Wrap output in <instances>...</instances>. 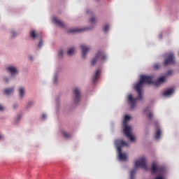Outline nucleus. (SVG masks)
<instances>
[{"mask_svg":"<svg viewBox=\"0 0 179 179\" xmlns=\"http://www.w3.org/2000/svg\"><path fill=\"white\" fill-rule=\"evenodd\" d=\"M99 76H100V70H96L92 80V82L94 83H96V82H97V79L99 78Z\"/></svg>","mask_w":179,"mask_h":179,"instance_id":"14","label":"nucleus"},{"mask_svg":"<svg viewBox=\"0 0 179 179\" xmlns=\"http://www.w3.org/2000/svg\"><path fill=\"white\" fill-rule=\"evenodd\" d=\"M96 1H100V0H96Z\"/></svg>","mask_w":179,"mask_h":179,"instance_id":"39","label":"nucleus"},{"mask_svg":"<svg viewBox=\"0 0 179 179\" xmlns=\"http://www.w3.org/2000/svg\"><path fill=\"white\" fill-rule=\"evenodd\" d=\"M90 23H94L96 22V18H94V17H92L90 20Z\"/></svg>","mask_w":179,"mask_h":179,"instance_id":"26","label":"nucleus"},{"mask_svg":"<svg viewBox=\"0 0 179 179\" xmlns=\"http://www.w3.org/2000/svg\"><path fill=\"white\" fill-rule=\"evenodd\" d=\"M59 57H64V52H62V50H60L59 52Z\"/></svg>","mask_w":179,"mask_h":179,"instance_id":"27","label":"nucleus"},{"mask_svg":"<svg viewBox=\"0 0 179 179\" xmlns=\"http://www.w3.org/2000/svg\"><path fill=\"white\" fill-rule=\"evenodd\" d=\"M135 168L142 167L144 170H148V166L146 165V158L142 157L140 159L136 161L134 164Z\"/></svg>","mask_w":179,"mask_h":179,"instance_id":"5","label":"nucleus"},{"mask_svg":"<svg viewBox=\"0 0 179 179\" xmlns=\"http://www.w3.org/2000/svg\"><path fill=\"white\" fill-rule=\"evenodd\" d=\"M160 136H162V130H160V129H157V130L155 132V138L159 139Z\"/></svg>","mask_w":179,"mask_h":179,"instance_id":"15","label":"nucleus"},{"mask_svg":"<svg viewBox=\"0 0 179 179\" xmlns=\"http://www.w3.org/2000/svg\"><path fill=\"white\" fill-rule=\"evenodd\" d=\"M19 94H20V99H23V97L24 96V88H23V87L20 88Z\"/></svg>","mask_w":179,"mask_h":179,"instance_id":"16","label":"nucleus"},{"mask_svg":"<svg viewBox=\"0 0 179 179\" xmlns=\"http://www.w3.org/2000/svg\"><path fill=\"white\" fill-rule=\"evenodd\" d=\"M68 55H73L75 54V49L71 48L67 50Z\"/></svg>","mask_w":179,"mask_h":179,"instance_id":"19","label":"nucleus"},{"mask_svg":"<svg viewBox=\"0 0 179 179\" xmlns=\"http://www.w3.org/2000/svg\"><path fill=\"white\" fill-rule=\"evenodd\" d=\"M173 92H174V89L169 88L166 90L165 92H164L163 96H171V94H173Z\"/></svg>","mask_w":179,"mask_h":179,"instance_id":"13","label":"nucleus"},{"mask_svg":"<svg viewBox=\"0 0 179 179\" xmlns=\"http://www.w3.org/2000/svg\"><path fill=\"white\" fill-rule=\"evenodd\" d=\"M3 136L1 135H0V139H2Z\"/></svg>","mask_w":179,"mask_h":179,"instance_id":"36","label":"nucleus"},{"mask_svg":"<svg viewBox=\"0 0 179 179\" xmlns=\"http://www.w3.org/2000/svg\"><path fill=\"white\" fill-rule=\"evenodd\" d=\"M80 48L83 52V58H86V55H87V52L90 51V47L86 46L85 45H81Z\"/></svg>","mask_w":179,"mask_h":179,"instance_id":"9","label":"nucleus"},{"mask_svg":"<svg viewBox=\"0 0 179 179\" xmlns=\"http://www.w3.org/2000/svg\"><path fill=\"white\" fill-rule=\"evenodd\" d=\"M164 82H166V78L164 77H162L157 81L153 82L152 76H141L140 80L134 85V89L136 92H138L137 98L132 97V94H131L127 96V101L130 106L131 110H134V108L136 106V101L138 100H142V87H143L145 83H147L148 85L153 83L155 86H159V85H162V83H164Z\"/></svg>","mask_w":179,"mask_h":179,"instance_id":"1","label":"nucleus"},{"mask_svg":"<svg viewBox=\"0 0 179 179\" xmlns=\"http://www.w3.org/2000/svg\"><path fill=\"white\" fill-rule=\"evenodd\" d=\"M107 60V55L104 53L103 51H99L96 54L94 59L91 61V64L92 66L95 65L100 61L101 62H104V61Z\"/></svg>","mask_w":179,"mask_h":179,"instance_id":"4","label":"nucleus"},{"mask_svg":"<svg viewBox=\"0 0 179 179\" xmlns=\"http://www.w3.org/2000/svg\"><path fill=\"white\" fill-rule=\"evenodd\" d=\"M31 106H33V102L28 103V107H30Z\"/></svg>","mask_w":179,"mask_h":179,"instance_id":"33","label":"nucleus"},{"mask_svg":"<svg viewBox=\"0 0 179 179\" xmlns=\"http://www.w3.org/2000/svg\"><path fill=\"white\" fill-rule=\"evenodd\" d=\"M136 173V169H132L130 172V179H135V173Z\"/></svg>","mask_w":179,"mask_h":179,"instance_id":"18","label":"nucleus"},{"mask_svg":"<svg viewBox=\"0 0 179 179\" xmlns=\"http://www.w3.org/2000/svg\"><path fill=\"white\" fill-rule=\"evenodd\" d=\"M164 168L162 166H157V164L156 162H153L152 164V171L151 173L152 174H155V173H164Z\"/></svg>","mask_w":179,"mask_h":179,"instance_id":"7","label":"nucleus"},{"mask_svg":"<svg viewBox=\"0 0 179 179\" xmlns=\"http://www.w3.org/2000/svg\"><path fill=\"white\" fill-rule=\"evenodd\" d=\"M108 29H110V27L108 25L104 26L103 31H105V33H107V31H108Z\"/></svg>","mask_w":179,"mask_h":179,"instance_id":"24","label":"nucleus"},{"mask_svg":"<svg viewBox=\"0 0 179 179\" xmlns=\"http://www.w3.org/2000/svg\"><path fill=\"white\" fill-rule=\"evenodd\" d=\"M115 144L117 149L120 160L124 162V160H127V154L125 152L122 153V146H128V144L123 140L120 139L115 141Z\"/></svg>","mask_w":179,"mask_h":179,"instance_id":"3","label":"nucleus"},{"mask_svg":"<svg viewBox=\"0 0 179 179\" xmlns=\"http://www.w3.org/2000/svg\"><path fill=\"white\" fill-rule=\"evenodd\" d=\"M8 78H5V82L8 83Z\"/></svg>","mask_w":179,"mask_h":179,"instance_id":"34","label":"nucleus"},{"mask_svg":"<svg viewBox=\"0 0 179 179\" xmlns=\"http://www.w3.org/2000/svg\"><path fill=\"white\" fill-rule=\"evenodd\" d=\"M171 72V71H169L168 74L170 75Z\"/></svg>","mask_w":179,"mask_h":179,"instance_id":"37","label":"nucleus"},{"mask_svg":"<svg viewBox=\"0 0 179 179\" xmlns=\"http://www.w3.org/2000/svg\"><path fill=\"white\" fill-rule=\"evenodd\" d=\"M57 79H58V78L57 76H55L54 78V83H57Z\"/></svg>","mask_w":179,"mask_h":179,"instance_id":"31","label":"nucleus"},{"mask_svg":"<svg viewBox=\"0 0 179 179\" xmlns=\"http://www.w3.org/2000/svg\"><path fill=\"white\" fill-rule=\"evenodd\" d=\"M83 29H69V33H76V31H82Z\"/></svg>","mask_w":179,"mask_h":179,"instance_id":"22","label":"nucleus"},{"mask_svg":"<svg viewBox=\"0 0 179 179\" xmlns=\"http://www.w3.org/2000/svg\"><path fill=\"white\" fill-rule=\"evenodd\" d=\"M52 20L53 22L55 23V24H57V26H59V27H65V24L62 21L58 20V18L54 17Z\"/></svg>","mask_w":179,"mask_h":179,"instance_id":"12","label":"nucleus"},{"mask_svg":"<svg viewBox=\"0 0 179 179\" xmlns=\"http://www.w3.org/2000/svg\"><path fill=\"white\" fill-rule=\"evenodd\" d=\"M63 136H64V138H69L72 136V134H71L66 131H63Z\"/></svg>","mask_w":179,"mask_h":179,"instance_id":"20","label":"nucleus"},{"mask_svg":"<svg viewBox=\"0 0 179 179\" xmlns=\"http://www.w3.org/2000/svg\"><path fill=\"white\" fill-rule=\"evenodd\" d=\"M30 36L32 38H36V37H37V34H36V31H31L30 32Z\"/></svg>","mask_w":179,"mask_h":179,"instance_id":"21","label":"nucleus"},{"mask_svg":"<svg viewBox=\"0 0 179 179\" xmlns=\"http://www.w3.org/2000/svg\"><path fill=\"white\" fill-rule=\"evenodd\" d=\"M143 113L148 114V120H152V118H153V113L150 112V108L149 107L145 108L143 110Z\"/></svg>","mask_w":179,"mask_h":179,"instance_id":"10","label":"nucleus"},{"mask_svg":"<svg viewBox=\"0 0 179 179\" xmlns=\"http://www.w3.org/2000/svg\"><path fill=\"white\" fill-rule=\"evenodd\" d=\"M0 111H3V106L2 105H0Z\"/></svg>","mask_w":179,"mask_h":179,"instance_id":"32","label":"nucleus"},{"mask_svg":"<svg viewBox=\"0 0 179 179\" xmlns=\"http://www.w3.org/2000/svg\"><path fill=\"white\" fill-rule=\"evenodd\" d=\"M87 13H89V11H87Z\"/></svg>","mask_w":179,"mask_h":179,"instance_id":"38","label":"nucleus"},{"mask_svg":"<svg viewBox=\"0 0 179 179\" xmlns=\"http://www.w3.org/2000/svg\"><path fill=\"white\" fill-rule=\"evenodd\" d=\"M154 69H160V64H155L153 66Z\"/></svg>","mask_w":179,"mask_h":179,"instance_id":"23","label":"nucleus"},{"mask_svg":"<svg viewBox=\"0 0 179 179\" xmlns=\"http://www.w3.org/2000/svg\"><path fill=\"white\" fill-rule=\"evenodd\" d=\"M38 47V48H41V47H43V40H40Z\"/></svg>","mask_w":179,"mask_h":179,"instance_id":"25","label":"nucleus"},{"mask_svg":"<svg viewBox=\"0 0 179 179\" xmlns=\"http://www.w3.org/2000/svg\"><path fill=\"white\" fill-rule=\"evenodd\" d=\"M73 95L75 103H79V101H80V90H79L78 88H74Z\"/></svg>","mask_w":179,"mask_h":179,"instance_id":"8","label":"nucleus"},{"mask_svg":"<svg viewBox=\"0 0 179 179\" xmlns=\"http://www.w3.org/2000/svg\"><path fill=\"white\" fill-rule=\"evenodd\" d=\"M11 34H12V37L13 38V37H15L16 34H16V32L15 31H11Z\"/></svg>","mask_w":179,"mask_h":179,"instance_id":"28","label":"nucleus"},{"mask_svg":"<svg viewBox=\"0 0 179 179\" xmlns=\"http://www.w3.org/2000/svg\"><path fill=\"white\" fill-rule=\"evenodd\" d=\"M30 59H33V57L30 56L29 57Z\"/></svg>","mask_w":179,"mask_h":179,"instance_id":"35","label":"nucleus"},{"mask_svg":"<svg viewBox=\"0 0 179 179\" xmlns=\"http://www.w3.org/2000/svg\"><path fill=\"white\" fill-rule=\"evenodd\" d=\"M45 118H47V115L45 114H43L42 115V120H45Z\"/></svg>","mask_w":179,"mask_h":179,"instance_id":"30","label":"nucleus"},{"mask_svg":"<svg viewBox=\"0 0 179 179\" xmlns=\"http://www.w3.org/2000/svg\"><path fill=\"white\" fill-rule=\"evenodd\" d=\"M6 70L10 72V75L12 76L16 75V73H17V69L14 66H8L7 67Z\"/></svg>","mask_w":179,"mask_h":179,"instance_id":"11","label":"nucleus"},{"mask_svg":"<svg viewBox=\"0 0 179 179\" xmlns=\"http://www.w3.org/2000/svg\"><path fill=\"white\" fill-rule=\"evenodd\" d=\"M131 120V117L128 115L124 116L123 124H124V129L123 132L127 136V139H129L131 142H134L135 141V136L132 135V128H131L130 126H128L127 122L129 120Z\"/></svg>","mask_w":179,"mask_h":179,"instance_id":"2","label":"nucleus"},{"mask_svg":"<svg viewBox=\"0 0 179 179\" xmlns=\"http://www.w3.org/2000/svg\"><path fill=\"white\" fill-rule=\"evenodd\" d=\"M175 62L174 54L173 52H169L164 62V66H167V65H173V64H175Z\"/></svg>","mask_w":179,"mask_h":179,"instance_id":"6","label":"nucleus"},{"mask_svg":"<svg viewBox=\"0 0 179 179\" xmlns=\"http://www.w3.org/2000/svg\"><path fill=\"white\" fill-rule=\"evenodd\" d=\"M5 94L9 96L11 93H13V88H9L4 90Z\"/></svg>","mask_w":179,"mask_h":179,"instance_id":"17","label":"nucleus"},{"mask_svg":"<svg viewBox=\"0 0 179 179\" xmlns=\"http://www.w3.org/2000/svg\"><path fill=\"white\" fill-rule=\"evenodd\" d=\"M20 118H22V115H18L17 117V121H19V120H20Z\"/></svg>","mask_w":179,"mask_h":179,"instance_id":"29","label":"nucleus"}]
</instances>
